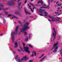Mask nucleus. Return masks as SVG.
Wrapping results in <instances>:
<instances>
[{"instance_id":"nucleus-1","label":"nucleus","mask_w":62,"mask_h":62,"mask_svg":"<svg viewBox=\"0 0 62 62\" xmlns=\"http://www.w3.org/2000/svg\"><path fill=\"white\" fill-rule=\"evenodd\" d=\"M58 44V42H57L56 43L54 44L53 45V48L50 49V50H52L53 49H54V48H55V50H54L53 51V52H54V53L56 52L57 51V49L58 48V46H56Z\"/></svg>"},{"instance_id":"nucleus-2","label":"nucleus","mask_w":62,"mask_h":62,"mask_svg":"<svg viewBox=\"0 0 62 62\" xmlns=\"http://www.w3.org/2000/svg\"><path fill=\"white\" fill-rule=\"evenodd\" d=\"M48 17H49V18H51V19H52V20H51L52 21V22H54V21H56L57 22H59V23H61L62 21H60V20H59V19H55V18L53 16H52V17H51L50 16V15Z\"/></svg>"},{"instance_id":"nucleus-3","label":"nucleus","mask_w":62,"mask_h":62,"mask_svg":"<svg viewBox=\"0 0 62 62\" xmlns=\"http://www.w3.org/2000/svg\"><path fill=\"white\" fill-rule=\"evenodd\" d=\"M27 28H29V27L26 26L20 32H23L24 33V36H25V35H27V32H25V31L27 29Z\"/></svg>"},{"instance_id":"nucleus-4","label":"nucleus","mask_w":62,"mask_h":62,"mask_svg":"<svg viewBox=\"0 0 62 62\" xmlns=\"http://www.w3.org/2000/svg\"><path fill=\"white\" fill-rule=\"evenodd\" d=\"M14 1L16 2V0H12L11 1L8 2L7 4L9 6H13L15 5V3L13 2Z\"/></svg>"},{"instance_id":"nucleus-5","label":"nucleus","mask_w":62,"mask_h":62,"mask_svg":"<svg viewBox=\"0 0 62 62\" xmlns=\"http://www.w3.org/2000/svg\"><path fill=\"white\" fill-rule=\"evenodd\" d=\"M53 30L54 33H53V37L54 36L53 38V40H54L55 39V37H56V31H55V29L54 28H53Z\"/></svg>"},{"instance_id":"nucleus-6","label":"nucleus","mask_w":62,"mask_h":62,"mask_svg":"<svg viewBox=\"0 0 62 62\" xmlns=\"http://www.w3.org/2000/svg\"><path fill=\"white\" fill-rule=\"evenodd\" d=\"M23 48L25 49V52H26L28 53L29 54L30 53V51H29V50H28V49H29V47H28V46H26V47H24Z\"/></svg>"},{"instance_id":"nucleus-7","label":"nucleus","mask_w":62,"mask_h":62,"mask_svg":"<svg viewBox=\"0 0 62 62\" xmlns=\"http://www.w3.org/2000/svg\"><path fill=\"white\" fill-rule=\"evenodd\" d=\"M11 36L12 37V42L13 43H14V39L15 35L12 32H11Z\"/></svg>"},{"instance_id":"nucleus-8","label":"nucleus","mask_w":62,"mask_h":62,"mask_svg":"<svg viewBox=\"0 0 62 62\" xmlns=\"http://www.w3.org/2000/svg\"><path fill=\"white\" fill-rule=\"evenodd\" d=\"M18 28H19V25H17L16 26V28L15 32H14V33L16 35L18 33Z\"/></svg>"},{"instance_id":"nucleus-9","label":"nucleus","mask_w":62,"mask_h":62,"mask_svg":"<svg viewBox=\"0 0 62 62\" xmlns=\"http://www.w3.org/2000/svg\"><path fill=\"white\" fill-rule=\"evenodd\" d=\"M21 3V2L18 3V8L19 10H22V9H23V8H22V6H21V8H20V6Z\"/></svg>"},{"instance_id":"nucleus-10","label":"nucleus","mask_w":62,"mask_h":62,"mask_svg":"<svg viewBox=\"0 0 62 62\" xmlns=\"http://www.w3.org/2000/svg\"><path fill=\"white\" fill-rule=\"evenodd\" d=\"M28 24H29V23H28V22H26L25 24L24 25V28L25 27H26V26H27V27H29V28H27V29H29V27L27 26V25H28Z\"/></svg>"},{"instance_id":"nucleus-11","label":"nucleus","mask_w":62,"mask_h":62,"mask_svg":"<svg viewBox=\"0 0 62 62\" xmlns=\"http://www.w3.org/2000/svg\"><path fill=\"white\" fill-rule=\"evenodd\" d=\"M26 59H28V58L26 57V56L25 55L24 57H23V58L21 59V61L23 60L24 59L25 60V61H26Z\"/></svg>"},{"instance_id":"nucleus-12","label":"nucleus","mask_w":62,"mask_h":62,"mask_svg":"<svg viewBox=\"0 0 62 62\" xmlns=\"http://www.w3.org/2000/svg\"><path fill=\"white\" fill-rule=\"evenodd\" d=\"M45 11V10H44V9L42 10L41 9H40L39 11H38V13H39V12H40V13H43L42 12V11Z\"/></svg>"},{"instance_id":"nucleus-13","label":"nucleus","mask_w":62,"mask_h":62,"mask_svg":"<svg viewBox=\"0 0 62 62\" xmlns=\"http://www.w3.org/2000/svg\"><path fill=\"white\" fill-rule=\"evenodd\" d=\"M25 8H24V11L25 12L26 14L27 15L28 14H31V13H29L28 12V11H27V10H26L25 9Z\"/></svg>"},{"instance_id":"nucleus-14","label":"nucleus","mask_w":62,"mask_h":62,"mask_svg":"<svg viewBox=\"0 0 62 62\" xmlns=\"http://www.w3.org/2000/svg\"><path fill=\"white\" fill-rule=\"evenodd\" d=\"M15 14H16V15H21V13H20V12L19 11L15 12Z\"/></svg>"},{"instance_id":"nucleus-15","label":"nucleus","mask_w":62,"mask_h":62,"mask_svg":"<svg viewBox=\"0 0 62 62\" xmlns=\"http://www.w3.org/2000/svg\"><path fill=\"white\" fill-rule=\"evenodd\" d=\"M15 46L14 47L15 48H16L18 47V44L17 42H16L15 43Z\"/></svg>"},{"instance_id":"nucleus-16","label":"nucleus","mask_w":62,"mask_h":62,"mask_svg":"<svg viewBox=\"0 0 62 62\" xmlns=\"http://www.w3.org/2000/svg\"><path fill=\"white\" fill-rule=\"evenodd\" d=\"M28 6H29V8H30V9H31V11H32V12H33V11H34L33 10V9H32L31 8V6L29 5V4H28Z\"/></svg>"},{"instance_id":"nucleus-17","label":"nucleus","mask_w":62,"mask_h":62,"mask_svg":"<svg viewBox=\"0 0 62 62\" xmlns=\"http://www.w3.org/2000/svg\"><path fill=\"white\" fill-rule=\"evenodd\" d=\"M45 57H46V56H44V57H43V58L40 60L39 61L40 62H41L43 61V60L45 58Z\"/></svg>"},{"instance_id":"nucleus-18","label":"nucleus","mask_w":62,"mask_h":62,"mask_svg":"<svg viewBox=\"0 0 62 62\" xmlns=\"http://www.w3.org/2000/svg\"><path fill=\"white\" fill-rule=\"evenodd\" d=\"M38 4H39V3H41V5H42V4H43V1H42V0H41L40 1H38Z\"/></svg>"},{"instance_id":"nucleus-19","label":"nucleus","mask_w":62,"mask_h":62,"mask_svg":"<svg viewBox=\"0 0 62 62\" xmlns=\"http://www.w3.org/2000/svg\"><path fill=\"white\" fill-rule=\"evenodd\" d=\"M32 52L34 54V56H36V55H37V53H36V52H35L34 51H33Z\"/></svg>"},{"instance_id":"nucleus-20","label":"nucleus","mask_w":62,"mask_h":62,"mask_svg":"<svg viewBox=\"0 0 62 62\" xmlns=\"http://www.w3.org/2000/svg\"><path fill=\"white\" fill-rule=\"evenodd\" d=\"M18 60V62H22V60H20L19 58H18V59H17Z\"/></svg>"},{"instance_id":"nucleus-21","label":"nucleus","mask_w":62,"mask_h":62,"mask_svg":"<svg viewBox=\"0 0 62 62\" xmlns=\"http://www.w3.org/2000/svg\"><path fill=\"white\" fill-rule=\"evenodd\" d=\"M16 58H15V59H16V61H17V60L18 59V55H16Z\"/></svg>"},{"instance_id":"nucleus-22","label":"nucleus","mask_w":62,"mask_h":62,"mask_svg":"<svg viewBox=\"0 0 62 62\" xmlns=\"http://www.w3.org/2000/svg\"><path fill=\"white\" fill-rule=\"evenodd\" d=\"M28 46L31 48H33V46H32V45H31L30 44Z\"/></svg>"},{"instance_id":"nucleus-23","label":"nucleus","mask_w":62,"mask_h":62,"mask_svg":"<svg viewBox=\"0 0 62 62\" xmlns=\"http://www.w3.org/2000/svg\"><path fill=\"white\" fill-rule=\"evenodd\" d=\"M28 37H27L25 39V41H27V40H28Z\"/></svg>"},{"instance_id":"nucleus-24","label":"nucleus","mask_w":62,"mask_h":62,"mask_svg":"<svg viewBox=\"0 0 62 62\" xmlns=\"http://www.w3.org/2000/svg\"><path fill=\"white\" fill-rule=\"evenodd\" d=\"M33 60H30L29 61V62H33Z\"/></svg>"},{"instance_id":"nucleus-25","label":"nucleus","mask_w":62,"mask_h":62,"mask_svg":"<svg viewBox=\"0 0 62 62\" xmlns=\"http://www.w3.org/2000/svg\"><path fill=\"white\" fill-rule=\"evenodd\" d=\"M31 35H30V34L29 33V39H30V38H31Z\"/></svg>"},{"instance_id":"nucleus-26","label":"nucleus","mask_w":62,"mask_h":62,"mask_svg":"<svg viewBox=\"0 0 62 62\" xmlns=\"http://www.w3.org/2000/svg\"><path fill=\"white\" fill-rule=\"evenodd\" d=\"M20 48L21 50H22V51H23V52H24V51H23V50H22L23 48H22V47L21 46H20Z\"/></svg>"},{"instance_id":"nucleus-27","label":"nucleus","mask_w":62,"mask_h":62,"mask_svg":"<svg viewBox=\"0 0 62 62\" xmlns=\"http://www.w3.org/2000/svg\"><path fill=\"white\" fill-rule=\"evenodd\" d=\"M30 4L31 5V6H33V7H34V6H34V4H32L30 3Z\"/></svg>"},{"instance_id":"nucleus-28","label":"nucleus","mask_w":62,"mask_h":62,"mask_svg":"<svg viewBox=\"0 0 62 62\" xmlns=\"http://www.w3.org/2000/svg\"><path fill=\"white\" fill-rule=\"evenodd\" d=\"M50 0H48V3L49 4H50ZM50 2H53V0H51Z\"/></svg>"},{"instance_id":"nucleus-29","label":"nucleus","mask_w":62,"mask_h":62,"mask_svg":"<svg viewBox=\"0 0 62 62\" xmlns=\"http://www.w3.org/2000/svg\"><path fill=\"white\" fill-rule=\"evenodd\" d=\"M12 15H10V14H9L8 16V17H10V16H11Z\"/></svg>"},{"instance_id":"nucleus-30","label":"nucleus","mask_w":62,"mask_h":62,"mask_svg":"<svg viewBox=\"0 0 62 62\" xmlns=\"http://www.w3.org/2000/svg\"><path fill=\"white\" fill-rule=\"evenodd\" d=\"M42 6H44V7H45V6H46V4H42Z\"/></svg>"},{"instance_id":"nucleus-31","label":"nucleus","mask_w":62,"mask_h":62,"mask_svg":"<svg viewBox=\"0 0 62 62\" xmlns=\"http://www.w3.org/2000/svg\"><path fill=\"white\" fill-rule=\"evenodd\" d=\"M44 55V54H43L41 56L39 57V58H41V57H42V56H43Z\"/></svg>"},{"instance_id":"nucleus-32","label":"nucleus","mask_w":62,"mask_h":62,"mask_svg":"<svg viewBox=\"0 0 62 62\" xmlns=\"http://www.w3.org/2000/svg\"><path fill=\"white\" fill-rule=\"evenodd\" d=\"M61 5H62V3H60V5H59V3L58 4V6H60Z\"/></svg>"},{"instance_id":"nucleus-33","label":"nucleus","mask_w":62,"mask_h":62,"mask_svg":"<svg viewBox=\"0 0 62 62\" xmlns=\"http://www.w3.org/2000/svg\"><path fill=\"white\" fill-rule=\"evenodd\" d=\"M13 18H16V19H17V17H16V16H15L13 15Z\"/></svg>"},{"instance_id":"nucleus-34","label":"nucleus","mask_w":62,"mask_h":62,"mask_svg":"<svg viewBox=\"0 0 62 62\" xmlns=\"http://www.w3.org/2000/svg\"><path fill=\"white\" fill-rule=\"evenodd\" d=\"M5 13L6 15H8V12H7L5 11Z\"/></svg>"},{"instance_id":"nucleus-35","label":"nucleus","mask_w":62,"mask_h":62,"mask_svg":"<svg viewBox=\"0 0 62 62\" xmlns=\"http://www.w3.org/2000/svg\"><path fill=\"white\" fill-rule=\"evenodd\" d=\"M33 56H34V54H32L31 55V56L32 57H33Z\"/></svg>"},{"instance_id":"nucleus-36","label":"nucleus","mask_w":62,"mask_h":62,"mask_svg":"<svg viewBox=\"0 0 62 62\" xmlns=\"http://www.w3.org/2000/svg\"><path fill=\"white\" fill-rule=\"evenodd\" d=\"M26 2H27V0H25L24 3L25 4H26Z\"/></svg>"},{"instance_id":"nucleus-37","label":"nucleus","mask_w":62,"mask_h":62,"mask_svg":"<svg viewBox=\"0 0 62 62\" xmlns=\"http://www.w3.org/2000/svg\"><path fill=\"white\" fill-rule=\"evenodd\" d=\"M44 14H46V15L48 14L46 12H45Z\"/></svg>"},{"instance_id":"nucleus-38","label":"nucleus","mask_w":62,"mask_h":62,"mask_svg":"<svg viewBox=\"0 0 62 62\" xmlns=\"http://www.w3.org/2000/svg\"><path fill=\"white\" fill-rule=\"evenodd\" d=\"M23 45L24 46V47H25V43H23Z\"/></svg>"},{"instance_id":"nucleus-39","label":"nucleus","mask_w":62,"mask_h":62,"mask_svg":"<svg viewBox=\"0 0 62 62\" xmlns=\"http://www.w3.org/2000/svg\"><path fill=\"white\" fill-rule=\"evenodd\" d=\"M46 8L45 7H43V6H42V7H41V8Z\"/></svg>"},{"instance_id":"nucleus-40","label":"nucleus","mask_w":62,"mask_h":62,"mask_svg":"<svg viewBox=\"0 0 62 62\" xmlns=\"http://www.w3.org/2000/svg\"><path fill=\"white\" fill-rule=\"evenodd\" d=\"M18 22L19 23H20V24H21V22H20V21H18Z\"/></svg>"},{"instance_id":"nucleus-41","label":"nucleus","mask_w":62,"mask_h":62,"mask_svg":"<svg viewBox=\"0 0 62 62\" xmlns=\"http://www.w3.org/2000/svg\"><path fill=\"white\" fill-rule=\"evenodd\" d=\"M39 15H40L41 16H43V15H42V14H39Z\"/></svg>"},{"instance_id":"nucleus-42","label":"nucleus","mask_w":62,"mask_h":62,"mask_svg":"<svg viewBox=\"0 0 62 62\" xmlns=\"http://www.w3.org/2000/svg\"><path fill=\"white\" fill-rule=\"evenodd\" d=\"M3 13H0V15H3Z\"/></svg>"},{"instance_id":"nucleus-43","label":"nucleus","mask_w":62,"mask_h":62,"mask_svg":"<svg viewBox=\"0 0 62 62\" xmlns=\"http://www.w3.org/2000/svg\"><path fill=\"white\" fill-rule=\"evenodd\" d=\"M3 35V33H2L1 34H0V36H2V35Z\"/></svg>"},{"instance_id":"nucleus-44","label":"nucleus","mask_w":62,"mask_h":62,"mask_svg":"<svg viewBox=\"0 0 62 62\" xmlns=\"http://www.w3.org/2000/svg\"><path fill=\"white\" fill-rule=\"evenodd\" d=\"M28 19V17H26L25 18V20H27V19Z\"/></svg>"},{"instance_id":"nucleus-45","label":"nucleus","mask_w":62,"mask_h":62,"mask_svg":"<svg viewBox=\"0 0 62 62\" xmlns=\"http://www.w3.org/2000/svg\"><path fill=\"white\" fill-rule=\"evenodd\" d=\"M48 21H49V22H51L52 21V20H51V21H50V20H49V19H48Z\"/></svg>"},{"instance_id":"nucleus-46","label":"nucleus","mask_w":62,"mask_h":62,"mask_svg":"<svg viewBox=\"0 0 62 62\" xmlns=\"http://www.w3.org/2000/svg\"><path fill=\"white\" fill-rule=\"evenodd\" d=\"M35 8H36V7H34L33 8V9H34Z\"/></svg>"},{"instance_id":"nucleus-47","label":"nucleus","mask_w":62,"mask_h":62,"mask_svg":"<svg viewBox=\"0 0 62 62\" xmlns=\"http://www.w3.org/2000/svg\"><path fill=\"white\" fill-rule=\"evenodd\" d=\"M57 18L58 19H60V20H61V18H58L57 17Z\"/></svg>"},{"instance_id":"nucleus-48","label":"nucleus","mask_w":62,"mask_h":62,"mask_svg":"<svg viewBox=\"0 0 62 62\" xmlns=\"http://www.w3.org/2000/svg\"><path fill=\"white\" fill-rule=\"evenodd\" d=\"M55 13L56 14H57V13H58V12H55Z\"/></svg>"},{"instance_id":"nucleus-49","label":"nucleus","mask_w":62,"mask_h":62,"mask_svg":"<svg viewBox=\"0 0 62 62\" xmlns=\"http://www.w3.org/2000/svg\"><path fill=\"white\" fill-rule=\"evenodd\" d=\"M59 2V1H57V2H56V4H57V3Z\"/></svg>"},{"instance_id":"nucleus-50","label":"nucleus","mask_w":62,"mask_h":62,"mask_svg":"<svg viewBox=\"0 0 62 62\" xmlns=\"http://www.w3.org/2000/svg\"><path fill=\"white\" fill-rule=\"evenodd\" d=\"M13 53L14 54H15V51H13Z\"/></svg>"},{"instance_id":"nucleus-51","label":"nucleus","mask_w":62,"mask_h":62,"mask_svg":"<svg viewBox=\"0 0 62 62\" xmlns=\"http://www.w3.org/2000/svg\"><path fill=\"white\" fill-rule=\"evenodd\" d=\"M44 16H46V17H47V15H44Z\"/></svg>"},{"instance_id":"nucleus-52","label":"nucleus","mask_w":62,"mask_h":62,"mask_svg":"<svg viewBox=\"0 0 62 62\" xmlns=\"http://www.w3.org/2000/svg\"><path fill=\"white\" fill-rule=\"evenodd\" d=\"M17 51H19V52H20V50L19 49H17Z\"/></svg>"},{"instance_id":"nucleus-53","label":"nucleus","mask_w":62,"mask_h":62,"mask_svg":"<svg viewBox=\"0 0 62 62\" xmlns=\"http://www.w3.org/2000/svg\"><path fill=\"white\" fill-rule=\"evenodd\" d=\"M57 9H58L59 10V9H60V8H57Z\"/></svg>"},{"instance_id":"nucleus-54","label":"nucleus","mask_w":62,"mask_h":62,"mask_svg":"<svg viewBox=\"0 0 62 62\" xmlns=\"http://www.w3.org/2000/svg\"><path fill=\"white\" fill-rule=\"evenodd\" d=\"M30 17L31 18H33V16H30Z\"/></svg>"},{"instance_id":"nucleus-55","label":"nucleus","mask_w":62,"mask_h":62,"mask_svg":"<svg viewBox=\"0 0 62 62\" xmlns=\"http://www.w3.org/2000/svg\"><path fill=\"white\" fill-rule=\"evenodd\" d=\"M49 6H48L47 7H46V8H48V7H49Z\"/></svg>"},{"instance_id":"nucleus-56","label":"nucleus","mask_w":62,"mask_h":62,"mask_svg":"<svg viewBox=\"0 0 62 62\" xmlns=\"http://www.w3.org/2000/svg\"><path fill=\"white\" fill-rule=\"evenodd\" d=\"M61 14H59L58 15H60Z\"/></svg>"},{"instance_id":"nucleus-57","label":"nucleus","mask_w":62,"mask_h":62,"mask_svg":"<svg viewBox=\"0 0 62 62\" xmlns=\"http://www.w3.org/2000/svg\"><path fill=\"white\" fill-rule=\"evenodd\" d=\"M8 9V8H5V10H7V9Z\"/></svg>"},{"instance_id":"nucleus-58","label":"nucleus","mask_w":62,"mask_h":62,"mask_svg":"<svg viewBox=\"0 0 62 62\" xmlns=\"http://www.w3.org/2000/svg\"><path fill=\"white\" fill-rule=\"evenodd\" d=\"M60 53L61 54H62V52H60Z\"/></svg>"},{"instance_id":"nucleus-59","label":"nucleus","mask_w":62,"mask_h":62,"mask_svg":"<svg viewBox=\"0 0 62 62\" xmlns=\"http://www.w3.org/2000/svg\"><path fill=\"white\" fill-rule=\"evenodd\" d=\"M39 5L38 4H36V6H38Z\"/></svg>"},{"instance_id":"nucleus-60","label":"nucleus","mask_w":62,"mask_h":62,"mask_svg":"<svg viewBox=\"0 0 62 62\" xmlns=\"http://www.w3.org/2000/svg\"><path fill=\"white\" fill-rule=\"evenodd\" d=\"M19 1H20V0H18L17 1V2H19Z\"/></svg>"},{"instance_id":"nucleus-61","label":"nucleus","mask_w":62,"mask_h":62,"mask_svg":"<svg viewBox=\"0 0 62 62\" xmlns=\"http://www.w3.org/2000/svg\"><path fill=\"white\" fill-rule=\"evenodd\" d=\"M18 34L19 35H20V33H18Z\"/></svg>"},{"instance_id":"nucleus-62","label":"nucleus","mask_w":62,"mask_h":62,"mask_svg":"<svg viewBox=\"0 0 62 62\" xmlns=\"http://www.w3.org/2000/svg\"><path fill=\"white\" fill-rule=\"evenodd\" d=\"M39 7H40V6H41V5H39Z\"/></svg>"},{"instance_id":"nucleus-63","label":"nucleus","mask_w":62,"mask_h":62,"mask_svg":"<svg viewBox=\"0 0 62 62\" xmlns=\"http://www.w3.org/2000/svg\"><path fill=\"white\" fill-rule=\"evenodd\" d=\"M57 11H58V12L59 11V10H57Z\"/></svg>"},{"instance_id":"nucleus-64","label":"nucleus","mask_w":62,"mask_h":62,"mask_svg":"<svg viewBox=\"0 0 62 62\" xmlns=\"http://www.w3.org/2000/svg\"><path fill=\"white\" fill-rule=\"evenodd\" d=\"M1 16L0 15V18H1Z\"/></svg>"}]
</instances>
